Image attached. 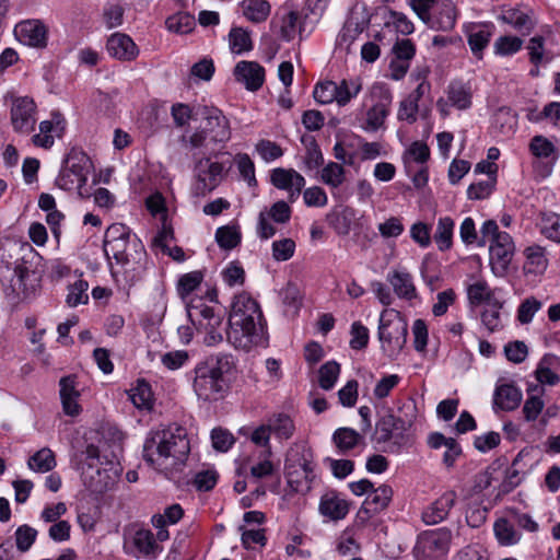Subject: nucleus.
<instances>
[{"instance_id": "obj_1", "label": "nucleus", "mask_w": 560, "mask_h": 560, "mask_svg": "<svg viewBox=\"0 0 560 560\" xmlns=\"http://www.w3.org/2000/svg\"><path fill=\"white\" fill-rule=\"evenodd\" d=\"M229 327L226 339L236 349L249 351L268 345L266 320L260 305L246 292L235 296Z\"/></svg>"}, {"instance_id": "obj_2", "label": "nucleus", "mask_w": 560, "mask_h": 560, "mask_svg": "<svg viewBox=\"0 0 560 560\" xmlns=\"http://www.w3.org/2000/svg\"><path fill=\"white\" fill-rule=\"evenodd\" d=\"M189 452L187 431L177 424L152 431L143 445L144 460L165 469H174L184 464Z\"/></svg>"}, {"instance_id": "obj_3", "label": "nucleus", "mask_w": 560, "mask_h": 560, "mask_svg": "<svg viewBox=\"0 0 560 560\" xmlns=\"http://www.w3.org/2000/svg\"><path fill=\"white\" fill-rule=\"evenodd\" d=\"M235 371L236 363L232 354L210 355L194 370V392L203 401H218L228 394L229 381Z\"/></svg>"}, {"instance_id": "obj_4", "label": "nucleus", "mask_w": 560, "mask_h": 560, "mask_svg": "<svg viewBox=\"0 0 560 560\" xmlns=\"http://www.w3.org/2000/svg\"><path fill=\"white\" fill-rule=\"evenodd\" d=\"M202 121L194 132L183 135L180 143L188 150L203 149L217 156L232 137L230 120L217 107L203 106L199 112Z\"/></svg>"}, {"instance_id": "obj_5", "label": "nucleus", "mask_w": 560, "mask_h": 560, "mask_svg": "<svg viewBox=\"0 0 560 560\" xmlns=\"http://www.w3.org/2000/svg\"><path fill=\"white\" fill-rule=\"evenodd\" d=\"M187 315L197 332L203 335L207 346H217L223 341V314L220 310L198 298L187 305Z\"/></svg>"}, {"instance_id": "obj_6", "label": "nucleus", "mask_w": 560, "mask_h": 560, "mask_svg": "<svg viewBox=\"0 0 560 560\" xmlns=\"http://www.w3.org/2000/svg\"><path fill=\"white\" fill-rule=\"evenodd\" d=\"M408 323L395 310H384L381 313L378 339L382 350L389 358H396L407 343Z\"/></svg>"}, {"instance_id": "obj_7", "label": "nucleus", "mask_w": 560, "mask_h": 560, "mask_svg": "<svg viewBox=\"0 0 560 560\" xmlns=\"http://www.w3.org/2000/svg\"><path fill=\"white\" fill-rule=\"evenodd\" d=\"M411 422L394 416L393 413L384 415L378 419L375 425L374 441L377 444H389V451L397 453L402 447L412 444V438L409 433Z\"/></svg>"}, {"instance_id": "obj_8", "label": "nucleus", "mask_w": 560, "mask_h": 560, "mask_svg": "<svg viewBox=\"0 0 560 560\" xmlns=\"http://www.w3.org/2000/svg\"><path fill=\"white\" fill-rule=\"evenodd\" d=\"M104 253L108 259L113 257L125 269V272L140 273L145 269L147 252L142 242L135 234L114 243Z\"/></svg>"}, {"instance_id": "obj_9", "label": "nucleus", "mask_w": 560, "mask_h": 560, "mask_svg": "<svg viewBox=\"0 0 560 560\" xmlns=\"http://www.w3.org/2000/svg\"><path fill=\"white\" fill-rule=\"evenodd\" d=\"M452 532L447 527L425 530L418 536L415 555L418 560H438L450 550Z\"/></svg>"}, {"instance_id": "obj_10", "label": "nucleus", "mask_w": 560, "mask_h": 560, "mask_svg": "<svg viewBox=\"0 0 560 560\" xmlns=\"http://www.w3.org/2000/svg\"><path fill=\"white\" fill-rule=\"evenodd\" d=\"M84 486L93 493L102 494L117 482L121 468L118 463L107 460L105 467H97L94 463H88V467H78Z\"/></svg>"}, {"instance_id": "obj_11", "label": "nucleus", "mask_w": 560, "mask_h": 560, "mask_svg": "<svg viewBox=\"0 0 560 560\" xmlns=\"http://www.w3.org/2000/svg\"><path fill=\"white\" fill-rule=\"evenodd\" d=\"M88 155L78 149H71L67 154L56 184L63 190H71L74 186L81 187L86 183Z\"/></svg>"}, {"instance_id": "obj_12", "label": "nucleus", "mask_w": 560, "mask_h": 560, "mask_svg": "<svg viewBox=\"0 0 560 560\" xmlns=\"http://www.w3.org/2000/svg\"><path fill=\"white\" fill-rule=\"evenodd\" d=\"M10 289L20 300L32 299L40 289V275L33 270L25 259H22L14 266Z\"/></svg>"}, {"instance_id": "obj_13", "label": "nucleus", "mask_w": 560, "mask_h": 560, "mask_svg": "<svg viewBox=\"0 0 560 560\" xmlns=\"http://www.w3.org/2000/svg\"><path fill=\"white\" fill-rule=\"evenodd\" d=\"M36 104L28 96L14 97L11 105L10 118L13 130L18 133L30 135L35 129Z\"/></svg>"}, {"instance_id": "obj_14", "label": "nucleus", "mask_w": 560, "mask_h": 560, "mask_svg": "<svg viewBox=\"0 0 560 560\" xmlns=\"http://www.w3.org/2000/svg\"><path fill=\"white\" fill-rule=\"evenodd\" d=\"M514 248L513 240L506 232L498 235L497 242L490 244V266L495 277L503 278L506 276L514 256Z\"/></svg>"}, {"instance_id": "obj_15", "label": "nucleus", "mask_w": 560, "mask_h": 560, "mask_svg": "<svg viewBox=\"0 0 560 560\" xmlns=\"http://www.w3.org/2000/svg\"><path fill=\"white\" fill-rule=\"evenodd\" d=\"M211 156L212 155L209 154L208 156L201 158L196 163L197 194L206 195L218 187L223 177V164L211 162Z\"/></svg>"}, {"instance_id": "obj_16", "label": "nucleus", "mask_w": 560, "mask_h": 560, "mask_svg": "<svg viewBox=\"0 0 560 560\" xmlns=\"http://www.w3.org/2000/svg\"><path fill=\"white\" fill-rule=\"evenodd\" d=\"M393 498V490L387 485H382L372 489L357 513L360 523L365 524L374 515L384 511Z\"/></svg>"}, {"instance_id": "obj_17", "label": "nucleus", "mask_w": 560, "mask_h": 560, "mask_svg": "<svg viewBox=\"0 0 560 560\" xmlns=\"http://www.w3.org/2000/svg\"><path fill=\"white\" fill-rule=\"evenodd\" d=\"M280 19V37L291 42L295 36L302 35L307 13L298 11L292 2H285L278 12Z\"/></svg>"}, {"instance_id": "obj_18", "label": "nucleus", "mask_w": 560, "mask_h": 560, "mask_svg": "<svg viewBox=\"0 0 560 560\" xmlns=\"http://www.w3.org/2000/svg\"><path fill=\"white\" fill-rule=\"evenodd\" d=\"M372 97H376L377 102L366 113V125L371 130L378 129L389 112L392 104V93L383 84H374L371 90Z\"/></svg>"}, {"instance_id": "obj_19", "label": "nucleus", "mask_w": 560, "mask_h": 560, "mask_svg": "<svg viewBox=\"0 0 560 560\" xmlns=\"http://www.w3.org/2000/svg\"><path fill=\"white\" fill-rule=\"evenodd\" d=\"M14 33L16 38L24 45L45 48L47 46L48 30L39 20H26L20 22Z\"/></svg>"}, {"instance_id": "obj_20", "label": "nucleus", "mask_w": 560, "mask_h": 560, "mask_svg": "<svg viewBox=\"0 0 560 560\" xmlns=\"http://www.w3.org/2000/svg\"><path fill=\"white\" fill-rule=\"evenodd\" d=\"M495 32L491 22L470 23L465 26L468 46L477 59H482L483 50L488 47Z\"/></svg>"}, {"instance_id": "obj_21", "label": "nucleus", "mask_w": 560, "mask_h": 560, "mask_svg": "<svg viewBox=\"0 0 560 560\" xmlns=\"http://www.w3.org/2000/svg\"><path fill=\"white\" fill-rule=\"evenodd\" d=\"M457 15L458 12L454 2L442 0L424 24L434 31L450 32L455 27Z\"/></svg>"}, {"instance_id": "obj_22", "label": "nucleus", "mask_w": 560, "mask_h": 560, "mask_svg": "<svg viewBox=\"0 0 560 560\" xmlns=\"http://www.w3.org/2000/svg\"><path fill=\"white\" fill-rule=\"evenodd\" d=\"M234 77L249 91L259 90L265 81V69L256 61L242 60L234 68Z\"/></svg>"}, {"instance_id": "obj_23", "label": "nucleus", "mask_w": 560, "mask_h": 560, "mask_svg": "<svg viewBox=\"0 0 560 560\" xmlns=\"http://www.w3.org/2000/svg\"><path fill=\"white\" fill-rule=\"evenodd\" d=\"M131 547L132 549H129L128 546H125V550L136 558H156L162 551V547L155 541L154 534L150 529L144 528L136 530Z\"/></svg>"}, {"instance_id": "obj_24", "label": "nucleus", "mask_w": 560, "mask_h": 560, "mask_svg": "<svg viewBox=\"0 0 560 560\" xmlns=\"http://www.w3.org/2000/svg\"><path fill=\"white\" fill-rule=\"evenodd\" d=\"M457 500L453 490L444 492L431 503L422 513V520L427 525H435L444 521Z\"/></svg>"}, {"instance_id": "obj_25", "label": "nucleus", "mask_w": 560, "mask_h": 560, "mask_svg": "<svg viewBox=\"0 0 560 560\" xmlns=\"http://www.w3.org/2000/svg\"><path fill=\"white\" fill-rule=\"evenodd\" d=\"M386 280L399 299L411 301L418 298L412 276L407 270H392L387 273Z\"/></svg>"}, {"instance_id": "obj_26", "label": "nucleus", "mask_w": 560, "mask_h": 560, "mask_svg": "<svg viewBox=\"0 0 560 560\" xmlns=\"http://www.w3.org/2000/svg\"><path fill=\"white\" fill-rule=\"evenodd\" d=\"M108 54L119 60H133L138 54V47L130 36L121 33L113 34L106 44Z\"/></svg>"}, {"instance_id": "obj_27", "label": "nucleus", "mask_w": 560, "mask_h": 560, "mask_svg": "<svg viewBox=\"0 0 560 560\" xmlns=\"http://www.w3.org/2000/svg\"><path fill=\"white\" fill-rule=\"evenodd\" d=\"M313 452L305 444H294L289 448L285 456L284 469L289 470H305L314 468Z\"/></svg>"}, {"instance_id": "obj_28", "label": "nucleus", "mask_w": 560, "mask_h": 560, "mask_svg": "<svg viewBox=\"0 0 560 560\" xmlns=\"http://www.w3.org/2000/svg\"><path fill=\"white\" fill-rule=\"evenodd\" d=\"M319 512L331 521H339L349 513V504L334 492L326 493L320 498Z\"/></svg>"}, {"instance_id": "obj_29", "label": "nucleus", "mask_w": 560, "mask_h": 560, "mask_svg": "<svg viewBox=\"0 0 560 560\" xmlns=\"http://www.w3.org/2000/svg\"><path fill=\"white\" fill-rule=\"evenodd\" d=\"M522 401V392L513 384H502L495 388L493 404L504 411L516 409Z\"/></svg>"}, {"instance_id": "obj_30", "label": "nucleus", "mask_w": 560, "mask_h": 560, "mask_svg": "<svg viewBox=\"0 0 560 560\" xmlns=\"http://www.w3.org/2000/svg\"><path fill=\"white\" fill-rule=\"evenodd\" d=\"M243 15L253 23L265 22L271 12L267 0H242L240 3Z\"/></svg>"}, {"instance_id": "obj_31", "label": "nucleus", "mask_w": 560, "mask_h": 560, "mask_svg": "<svg viewBox=\"0 0 560 560\" xmlns=\"http://www.w3.org/2000/svg\"><path fill=\"white\" fill-rule=\"evenodd\" d=\"M524 255L526 264L524 269L528 273L540 275L545 272L548 267V258L546 249L539 245H532L525 248Z\"/></svg>"}, {"instance_id": "obj_32", "label": "nucleus", "mask_w": 560, "mask_h": 560, "mask_svg": "<svg viewBox=\"0 0 560 560\" xmlns=\"http://www.w3.org/2000/svg\"><path fill=\"white\" fill-rule=\"evenodd\" d=\"M494 535L503 546L515 545L521 539V533L515 529V524L512 518H500L493 526Z\"/></svg>"}, {"instance_id": "obj_33", "label": "nucleus", "mask_w": 560, "mask_h": 560, "mask_svg": "<svg viewBox=\"0 0 560 560\" xmlns=\"http://www.w3.org/2000/svg\"><path fill=\"white\" fill-rule=\"evenodd\" d=\"M289 487L298 493H306L311 490L312 481L315 478L314 468L305 470L285 471Z\"/></svg>"}, {"instance_id": "obj_34", "label": "nucleus", "mask_w": 560, "mask_h": 560, "mask_svg": "<svg viewBox=\"0 0 560 560\" xmlns=\"http://www.w3.org/2000/svg\"><path fill=\"white\" fill-rule=\"evenodd\" d=\"M56 457L54 452L48 448L44 447L39 451H37L34 455H32L28 458L27 465L30 469H32L35 472H48L52 470L56 467Z\"/></svg>"}, {"instance_id": "obj_35", "label": "nucleus", "mask_w": 560, "mask_h": 560, "mask_svg": "<svg viewBox=\"0 0 560 560\" xmlns=\"http://www.w3.org/2000/svg\"><path fill=\"white\" fill-rule=\"evenodd\" d=\"M447 98L458 109H467L471 105L470 89L462 82H452L447 89Z\"/></svg>"}, {"instance_id": "obj_36", "label": "nucleus", "mask_w": 560, "mask_h": 560, "mask_svg": "<svg viewBox=\"0 0 560 560\" xmlns=\"http://www.w3.org/2000/svg\"><path fill=\"white\" fill-rule=\"evenodd\" d=\"M454 225L455 223L450 217L439 219L433 238L440 250L444 252L452 247Z\"/></svg>"}, {"instance_id": "obj_37", "label": "nucleus", "mask_w": 560, "mask_h": 560, "mask_svg": "<svg viewBox=\"0 0 560 560\" xmlns=\"http://www.w3.org/2000/svg\"><path fill=\"white\" fill-rule=\"evenodd\" d=\"M502 303L498 300H493V302H490L486 305L483 312L481 313V322L490 332H494L503 328L500 313Z\"/></svg>"}, {"instance_id": "obj_38", "label": "nucleus", "mask_w": 560, "mask_h": 560, "mask_svg": "<svg viewBox=\"0 0 560 560\" xmlns=\"http://www.w3.org/2000/svg\"><path fill=\"white\" fill-rule=\"evenodd\" d=\"M230 48L233 54L241 55L253 49L249 32L242 27H233L229 33Z\"/></svg>"}, {"instance_id": "obj_39", "label": "nucleus", "mask_w": 560, "mask_h": 560, "mask_svg": "<svg viewBox=\"0 0 560 560\" xmlns=\"http://www.w3.org/2000/svg\"><path fill=\"white\" fill-rule=\"evenodd\" d=\"M340 374V364L334 360L327 361L318 370V385L324 390L334 388Z\"/></svg>"}, {"instance_id": "obj_40", "label": "nucleus", "mask_w": 560, "mask_h": 560, "mask_svg": "<svg viewBox=\"0 0 560 560\" xmlns=\"http://www.w3.org/2000/svg\"><path fill=\"white\" fill-rule=\"evenodd\" d=\"M130 400L139 409L152 408V390L151 386L144 380L137 382V386L130 389Z\"/></svg>"}, {"instance_id": "obj_41", "label": "nucleus", "mask_w": 560, "mask_h": 560, "mask_svg": "<svg viewBox=\"0 0 560 560\" xmlns=\"http://www.w3.org/2000/svg\"><path fill=\"white\" fill-rule=\"evenodd\" d=\"M215 241L223 249H233L241 243V232L237 226L224 225L215 231Z\"/></svg>"}, {"instance_id": "obj_42", "label": "nucleus", "mask_w": 560, "mask_h": 560, "mask_svg": "<svg viewBox=\"0 0 560 560\" xmlns=\"http://www.w3.org/2000/svg\"><path fill=\"white\" fill-rule=\"evenodd\" d=\"M165 24L167 30L171 32L187 34L194 30L196 22L191 14L187 12H178L167 18Z\"/></svg>"}, {"instance_id": "obj_43", "label": "nucleus", "mask_w": 560, "mask_h": 560, "mask_svg": "<svg viewBox=\"0 0 560 560\" xmlns=\"http://www.w3.org/2000/svg\"><path fill=\"white\" fill-rule=\"evenodd\" d=\"M268 423L270 425L271 432L275 433L277 438L283 440L290 439L295 430L292 419L289 416L282 413L270 418Z\"/></svg>"}, {"instance_id": "obj_44", "label": "nucleus", "mask_w": 560, "mask_h": 560, "mask_svg": "<svg viewBox=\"0 0 560 560\" xmlns=\"http://www.w3.org/2000/svg\"><path fill=\"white\" fill-rule=\"evenodd\" d=\"M468 300L472 305H479L481 303L489 304L495 300L493 292L489 288L486 281L480 280L470 284L467 289Z\"/></svg>"}, {"instance_id": "obj_45", "label": "nucleus", "mask_w": 560, "mask_h": 560, "mask_svg": "<svg viewBox=\"0 0 560 560\" xmlns=\"http://www.w3.org/2000/svg\"><path fill=\"white\" fill-rule=\"evenodd\" d=\"M533 392H536V394H529L523 406V413L526 421H535L545 406L540 398V395L544 393V388L536 386Z\"/></svg>"}, {"instance_id": "obj_46", "label": "nucleus", "mask_w": 560, "mask_h": 560, "mask_svg": "<svg viewBox=\"0 0 560 560\" xmlns=\"http://www.w3.org/2000/svg\"><path fill=\"white\" fill-rule=\"evenodd\" d=\"M332 440L340 451L347 452L357 446L360 434L353 429L340 428L335 431Z\"/></svg>"}, {"instance_id": "obj_47", "label": "nucleus", "mask_w": 560, "mask_h": 560, "mask_svg": "<svg viewBox=\"0 0 560 560\" xmlns=\"http://www.w3.org/2000/svg\"><path fill=\"white\" fill-rule=\"evenodd\" d=\"M553 360L556 357L552 354H546L540 360L535 371L536 378L540 384L556 385L560 381V377L550 369Z\"/></svg>"}, {"instance_id": "obj_48", "label": "nucleus", "mask_w": 560, "mask_h": 560, "mask_svg": "<svg viewBox=\"0 0 560 560\" xmlns=\"http://www.w3.org/2000/svg\"><path fill=\"white\" fill-rule=\"evenodd\" d=\"M523 40L517 36H500L493 44L494 54L499 56H511L521 50Z\"/></svg>"}, {"instance_id": "obj_49", "label": "nucleus", "mask_w": 560, "mask_h": 560, "mask_svg": "<svg viewBox=\"0 0 560 560\" xmlns=\"http://www.w3.org/2000/svg\"><path fill=\"white\" fill-rule=\"evenodd\" d=\"M540 233L547 238L560 243V215L544 213L540 220Z\"/></svg>"}, {"instance_id": "obj_50", "label": "nucleus", "mask_w": 560, "mask_h": 560, "mask_svg": "<svg viewBox=\"0 0 560 560\" xmlns=\"http://www.w3.org/2000/svg\"><path fill=\"white\" fill-rule=\"evenodd\" d=\"M320 178L324 184L338 188L345 182V168L341 164L329 162L323 170Z\"/></svg>"}, {"instance_id": "obj_51", "label": "nucleus", "mask_w": 560, "mask_h": 560, "mask_svg": "<svg viewBox=\"0 0 560 560\" xmlns=\"http://www.w3.org/2000/svg\"><path fill=\"white\" fill-rule=\"evenodd\" d=\"M361 83L359 80L347 81L342 80L337 84V98L336 102L339 106L347 105L350 100L359 94L361 91Z\"/></svg>"}, {"instance_id": "obj_52", "label": "nucleus", "mask_w": 560, "mask_h": 560, "mask_svg": "<svg viewBox=\"0 0 560 560\" xmlns=\"http://www.w3.org/2000/svg\"><path fill=\"white\" fill-rule=\"evenodd\" d=\"M337 83L334 81H325L317 83L313 96L319 104H330L337 98Z\"/></svg>"}, {"instance_id": "obj_53", "label": "nucleus", "mask_w": 560, "mask_h": 560, "mask_svg": "<svg viewBox=\"0 0 560 560\" xmlns=\"http://www.w3.org/2000/svg\"><path fill=\"white\" fill-rule=\"evenodd\" d=\"M37 537V530L28 525H21L15 530L16 548L21 552L30 550Z\"/></svg>"}, {"instance_id": "obj_54", "label": "nucleus", "mask_w": 560, "mask_h": 560, "mask_svg": "<svg viewBox=\"0 0 560 560\" xmlns=\"http://www.w3.org/2000/svg\"><path fill=\"white\" fill-rule=\"evenodd\" d=\"M131 234V230L127 225L122 223H113L107 228L104 235V250L113 246L114 243L116 244L119 241L125 240V237L130 236Z\"/></svg>"}, {"instance_id": "obj_55", "label": "nucleus", "mask_w": 560, "mask_h": 560, "mask_svg": "<svg viewBox=\"0 0 560 560\" xmlns=\"http://www.w3.org/2000/svg\"><path fill=\"white\" fill-rule=\"evenodd\" d=\"M203 279L201 271H191L180 277L177 285L178 294L182 298H186L194 290H196Z\"/></svg>"}, {"instance_id": "obj_56", "label": "nucleus", "mask_w": 560, "mask_h": 560, "mask_svg": "<svg viewBox=\"0 0 560 560\" xmlns=\"http://www.w3.org/2000/svg\"><path fill=\"white\" fill-rule=\"evenodd\" d=\"M235 162L244 180H246L249 186H256L255 165L250 158L246 153H238L235 156Z\"/></svg>"}, {"instance_id": "obj_57", "label": "nucleus", "mask_w": 560, "mask_h": 560, "mask_svg": "<svg viewBox=\"0 0 560 560\" xmlns=\"http://www.w3.org/2000/svg\"><path fill=\"white\" fill-rule=\"evenodd\" d=\"M89 284L84 280H78L69 287V293L67 295V303L74 307L79 304H85L89 300L86 293Z\"/></svg>"}, {"instance_id": "obj_58", "label": "nucleus", "mask_w": 560, "mask_h": 560, "mask_svg": "<svg viewBox=\"0 0 560 560\" xmlns=\"http://www.w3.org/2000/svg\"><path fill=\"white\" fill-rule=\"evenodd\" d=\"M295 252V242L292 238H282L272 243V257L277 261L289 260Z\"/></svg>"}, {"instance_id": "obj_59", "label": "nucleus", "mask_w": 560, "mask_h": 560, "mask_svg": "<svg viewBox=\"0 0 560 560\" xmlns=\"http://www.w3.org/2000/svg\"><path fill=\"white\" fill-rule=\"evenodd\" d=\"M529 150L535 156L547 159L555 153L556 148L547 138L542 136H535L530 140Z\"/></svg>"}, {"instance_id": "obj_60", "label": "nucleus", "mask_w": 560, "mask_h": 560, "mask_svg": "<svg viewBox=\"0 0 560 560\" xmlns=\"http://www.w3.org/2000/svg\"><path fill=\"white\" fill-rule=\"evenodd\" d=\"M495 184V178H489L488 180L471 184L467 189V196L471 200H481L488 198Z\"/></svg>"}, {"instance_id": "obj_61", "label": "nucleus", "mask_w": 560, "mask_h": 560, "mask_svg": "<svg viewBox=\"0 0 560 560\" xmlns=\"http://www.w3.org/2000/svg\"><path fill=\"white\" fill-rule=\"evenodd\" d=\"M280 298L285 306L291 307L294 313L298 312L302 300L300 290L294 283L289 282L284 288H282L280 291Z\"/></svg>"}, {"instance_id": "obj_62", "label": "nucleus", "mask_w": 560, "mask_h": 560, "mask_svg": "<svg viewBox=\"0 0 560 560\" xmlns=\"http://www.w3.org/2000/svg\"><path fill=\"white\" fill-rule=\"evenodd\" d=\"M351 340L350 347L354 350L364 349L369 343V330L360 322H354L351 325Z\"/></svg>"}, {"instance_id": "obj_63", "label": "nucleus", "mask_w": 560, "mask_h": 560, "mask_svg": "<svg viewBox=\"0 0 560 560\" xmlns=\"http://www.w3.org/2000/svg\"><path fill=\"white\" fill-rule=\"evenodd\" d=\"M256 150L266 162L277 160L283 155L281 147L270 140H260L256 144Z\"/></svg>"}, {"instance_id": "obj_64", "label": "nucleus", "mask_w": 560, "mask_h": 560, "mask_svg": "<svg viewBox=\"0 0 560 560\" xmlns=\"http://www.w3.org/2000/svg\"><path fill=\"white\" fill-rule=\"evenodd\" d=\"M222 277L229 287L243 284L245 281V271L238 262L232 261L223 269Z\"/></svg>"}]
</instances>
